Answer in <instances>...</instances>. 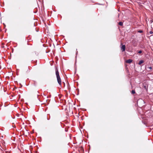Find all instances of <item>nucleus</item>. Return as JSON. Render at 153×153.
Instances as JSON below:
<instances>
[{"label":"nucleus","instance_id":"nucleus-1","mask_svg":"<svg viewBox=\"0 0 153 153\" xmlns=\"http://www.w3.org/2000/svg\"><path fill=\"white\" fill-rule=\"evenodd\" d=\"M55 71H56V76L57 82H58L59 84L60 85H61V82H62L61 80V78L60 77L59 75V72L58 71V70L57 68H56Z\"/></svg>","mask_w":153,"mask_h":153},{"label":"nucleus","instance_id":"nucleus-2","mask_svg":"<svg viewBox=\"0 0 153 153\" xmlns=\"http://www.w3.org/2000/svg\"><path fill=\"white\" fill-rule=\"evenodd\" d=\"M120 48L122 52L124 51L125 50V45H122V44L121 43Z\"/></svg>","mask_w":153,"mask_h":153},{"label":"nucleus","instance_id":"nucleus-3","mask_svg":"<svg viewBox=\"0 0 153 153\" xmlns=\"http://www.w3.org/2000/svg\"><path fill=\"white\" fill-rule=\"evenodd\" d=\"M132 62V60L131 59H129L126 61V62L127 63H131Z\"/></svg>","mask_w":153,"mask_h":153},{"label":"nucleus","instance_id":"nucleus-4","mask_svg":"<svg viewBox=\"0 0 153 153\" xmlns=\"http://www.w3.org/2000/svg\"><path fill=\"white\" fill-rule=\"evenodd\" d=\"M143 62L144 61L143 60H141L138 63V64L139 65H141L142 63H143Z\"/></svg>","mask_w":153,"mask_h":153},{"label":"nucleus","instance_id":"nucleus-5","mask_svg":"<svg viewBox=\"0 0 153 153\" xmlns=\"http://www.w3.org/2000/svg\"><path fill=\"white\" fill-rule=\"evenodd\" d=\"M119 25L120 26H122L123 25V23L122 22H120L119 23Z\"/></svg>","mask_w":153,"mask_h":153},{"label":"nucleus","instance_id":"nucleus-6","mask_svg":"<svg viewBox=\"0 0 153 153\" xmlns=\"http://www.w3.org/2000/svg\"><path fill=\"white\" fill-rule=\"evenodd\" d=\"M131 93L132 94H134L135 93V91L134 90H132L131 91Z\"/></svg>","mask_w":153,"mask_h":153},{"label":"nucleus","instance_id":"nucleus-7","mask_svg":"<svg viewBox=\"0 0 153 153\" xmlns=\"http://www.w3.org/2000/svg\"><path fill=\"white\" fill-rule=\"evenodd\" d=\"M148 68L150 69V70H151L152 69V67H148Z\"/></svg>","mask_w":153,"mask_h":153},{"label":"nucleus","instance_id":"nucleus-8","mask_svg":"<svg viewBox=\"0 0 153 153\" xmlns=\"http://www.w3.org/2000/svg\"><path fill=\"white\" fill-rule=\"evenodd\" d=\"M142 53V51H140L138 52V53L140 54Z\"/></svg>","mask_w":153,"mask_h":153},{"label":"nucleus","instance_id":"nucleus-9","mask_svg":"<svg viewBox=\"0 0 153 153\" xmlns=\"http://www.w3.org/2000/svg\"><path fill=\"white\" fill-rule=\"evenodd\" d=\"M149 33L151 34L153 33V32L152 31H151L149 32Z\"/></svg>","mask_w":153,"mask_h":153},{"label":"nucleus","instance_id":"nucleus-10","mask_svg":"<svg viewBox=\"0 0 153 153\" xmlns=\"http://www.w3.org/2000/svg\"><path fill=\"white\" fill-rule=\"evenodd\" d=\"M150 22L151 23L153 22V19L150 20Z\"/></svg>","mask_w":153,"mask_h":153},{"label":"nucleus","instance_id":"nucleus-11","mask_svg":"<svg viewBox=\"0 0 153 153\" xmlns=\"http://www.w3.org/2000/svg\"><path fill=\"white\" fill-rule=\"evenodd\" d=\"M139 32H140V33H141V32H142V31H141H141H139Z\"/></svg>","mask_w":153,"mask_h":153},{"label":"nucleus","instance_id":"nucleus-12","mask_svg":"<svg viewBox=\"0 0 153 153\" xmlns=\"http://www.w3.org/2000/svg\"><path fill=\"white\" fill-rule=\"evenodd\" d=\"M144 88H146V86H144Z\"/></svg>","mask_w":153,"mask_h":153}]
</instances>
